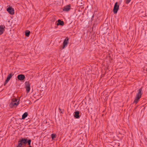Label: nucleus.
<instances>
[{
  "label": "nucleus",
  "instance_id": "9b49d317",
  "mask_svg": "<svg viewBox=\"0 0 147 147\" xmlns=\"http://www.w3.org/2000/svg\"><path fill=\"white\" fill-rule=\"evenodd\" d=\"M20 141L22 142L24 146H25L26 144V138H22L18 141V142Z\"/></svg>",
  "mask_w": 147,
  "mask_h": 147
},
{
  "label": "nucleus",
  "instance_id": "412c9836",
  "mask_svg": "<svg viewBox=\"0 0 147 147\" xmlns=\"http://www.w3.org/2000/svg\"><path fill=\"white\" fill-rule=\"evenodd\" d=\"M9 81V80H8L7 79H6L4 82V85H5Z\"/></svg>",
  "mask_w": 147,
  "mask_h": 147
},
{
  "label": "nucleus",
  "instance_id": "7ed1b4c3",
  "mask_svg": "<svg viewBox=\"0 0 147 147\" xmlns=\"http://www.w3.org/2000/svg\"><path fill=\"white\" fill-rule=\"evenodd\" d=\"M25 88L27 93H28L30 89V84L28 82H25Z\"/></svg>",
  "mask_w": 147,
  "mask_h": 147
},
{
  "label": "nucleus",
  "instance_id": "f3484780",
  "mask_svg": "<svg viewBox=\"0 0 147 147\" xmlns=\"http://www.w3.org/2000/svg\"><path fill=\"white\" fill-rule=\"evenodd\" d=\"M20 100L19 99H18L16 98H13L12 99V102H18V100Z\"/></svg>",
  "mask_w": 147,
  "mask_h": 147
},
{
  "label": "nucleus",
  "instance_id": "b1692460",
  "mask_svg": "<svg viewBox=\"0 0 147 147\" xmlns=\"http://www.w3.org/2000/svg\"><path fill=\"white\" fill-rule=\"evenodd\" d=\"M29 147H32L30 146H29Z\"/></svg>",
  "mask_w": 147,
  "mask_h": 147
},
{
  "label": "nucleus",
  "instance_id": "4468645a",
  "mask_svg": "<svg viewBox=\"0 0 147 147\" xmlns=\"http://www.w3.org/2000/svg\"><path fill=\"white\" fill-rule=\"evenodd\" d=\"M28 114L27 112L24 113L22 115V119H24L28 116Z\"/></svg>",
  "mask_w": 147,
  "mask_h": 147
},
{
  "label": "nucleus",
  "instance_id": "393cba45",
  "mask_svg": "<svg viewBox=\"0 0 147 147\" xmlns=\"http://www.w3.org/2000/svg\"><path fill=\"white\" fill-rule=\"evenodd\" d=\"M146 71L147 72V69H146Z\"/></svg>",
  "mask_w": 147,
  "mask_h": 147
},
{
  "label": "nucleus",
  "instance_id": "2eb2a0df",
  "mask_svg": "<svg viewBox=\"0 0 147 147\" xmlns=\"http://www.w3.org/2000/svg\"><path fill=\"white\" fill-rule=\"evenodd\" d=\"M25 36L26 37H28L30 33V32L28 30H26L25 32Z\"/></svg>",
  "mask_w": 147,
  "mask_h": 147
},
{
  "label": "nucleus",
  "instance_id": "f257e3e1",
  "mask_svg": "<svg viewBox=\"0 0 147 147\" xmlns=\"http://www.w3.org/2000/svg\"><path fill=\"white\" fill-rule=\"evenodd\" d=\"M142 87L138 91V93L136 94L135 98L133 102V103L136 104L139 101L143 94L142 92Z\"/></svg>",
  "mask_w": 147,
  "mask_h": 147
},
{
  "label": "nucleus",
  "instance_id": "39448f33",
  "mask_svg": "<svg viewBox=\"0 0 147 147\" xmlns=\"http://www.w3.org/2000/svg\"><path fill=\"white\" fill-rule=\"evenodd\" d=\"M80 112L78 111H76L74 114V117L76 119H79L80 118V115H79Z\"/></svg>",
  "mask_w": 147,
  "mask_h": 147
},
{
  "label": "nucleus",
  "instance_id": "20e7f679",
  "mask_svg": "<svg viewBox=\"0 0 147 147\" xmlns=\"http://www.w3.org/2000/svg\"><path fill=\"white\" fill-rule=\"evenodd\" d=\"M19 101L20 100H18V102H11L9 105V107L12 108L17 107L19 104Z\"/></svg>",
  "mask_w": 147,
  "mask_h": 147
},
{
  "label": "nucleus",
  "instance_id": "dca6fc26",
  "mask_svg": "<svg viewBox=\"0 0 147 147\" xmlns=\"http://www.w3.org/2000/svg\"><path fill=\"white\" fill-rule=\"evenodd\" d=\"M23 145L22 142L20 141L18 142V144L16 146V147H22V146Z\"/></svg>",
  "mask_w": 147,
  "mask_h": 147
},
{
  "label": "nucleus",
  "instance_id": "9d476101",
  "mask_svg": "<svg viewBox=\"0 0 147 147\" xmlns=\"http://www.w3.org/2000/svg\"><path fill=\"white\" fill-rule=\"evenodd\" d=\"M17 78L20 80H23L24 79L25 76L24 75L19 74Z\"/></svg>",
  "mask_w": 147,
  "mask_h": 147
},
{
  "label": "nucleus",
  "instance_id": "a211bd4d",
  "mask_svg": "<svg viewBox=\"0 0 147 147\" xmlns=\"http://www.w3.org/2000/svg\"><path fill=\"white\" fill-rule=\"evenodd\" d=\"M31 142V140L30 139L28 140H27V139L26 138V144L28 143V145H29V146L30 145Z\"/></svg>",
  "mask_w": 147,
  "mask_h": 147
},
{
  "label": "nucleus",
  "instance_id": "6e6552de",
  "mask_svg": "<svg viewBox=\"0 0 147 147\" xmlns=\"http://www.w3.org/2000/svg\"><path fill=\"white\" fill-rule=\"evenodd\" d=\"M71 6L70 4L67 5L63 7V11H68L71 9Z\"/></svg>",
  "mask_w": 147,
  "mask_h": 147
},
{
  "label": "nucleus",
  "instance_id": "423d86ee",
  "mask_svg": "<svg viewBox=\"0 0 147 147\" xmlns=\"http://www.w3.org/2000/svg\"><path fill=\"white\" fill-rule=\"evenodd\" d=\"M5 26L4 25H0V35L3 34L5 30Z\"/></svg>",
  "mask_w": 147,
  "mask_h": 147
},
{
  "label": "nucleus",
  "instance_id": "6ab92c4d",
  "mask_svg": "<svg viewBox=\"0 0 147 147\" xmlns=\"http://www.w3.org/2000/svg\"><path fill=\"white\" fill-rule=\"evenodd\" d=\"M56 134H51V137L52 139H53L55 138Z\"/></svg>",
  "mask_w": 147,
  "mask_h": 147
},
{
  "label": "nucleus",
  "instance_id": "f8f14e48",
  "mask_svg": "<svg viewBox=\"0 0 147 147\" xmlns=\"http://www.w3.org/2000/svg\"><path fill=\"white\" fill-rule=\"evenodd\" d=\"M57 21L58 23L57 24V25L63 26L64 24V22L62 21H61L60 20H58Z\"/></svg>",
  "mask_w": 147,
  "mask_h": 147
},
{
  "label": "nucleus",
  "instance_id": "ddd939ff",
  "mask_svg": "<svg viewBox=\"0 0 147 147\" xmlns=\"http://www.w3.org/2000/svg\"><path fill=\"white\" fill-rule=\"evenodd\" d=\"M14 75V74L12 72L11 73H10L9 75L7 77V79L9 80H10V79L12 78L13 76Z\"/></svg>",
  "mask_w": 147,
  "mask_h": 147
},
{
  "label": "nucleus",
  "instance_id": "5701e85b",
  "mask_svg": "<svg viewBox=\"0 0 147 147\" xmlns=\"http://www.w3.org/2000/svg\"><path fill=\"white\" fill-rule=\"evenodd\" d=\"M93 17H94V16L93 15L92 16V18H93Z\"/></svg>",
  "mask_w": 147,
  "mask_h": 147
},
{
  "label": "nucleus",
  "instance_id": "f03ea898",
  "mask_svg": "<svg viewBox=\"0 0 147 147\" xmlns=\"http://www.w3.org/2000/svg\"><path fill=\"white\" fill-rule=\"evenodd\" d=\"M117 4L118 2H117L115 3L114 5L113 11L115 14H116L117 13L119 9V5H117Z\"/></svg>",
  "mask_w": 147,
  "mask_h": 147
},
{
  "label": "nucleus",
  "instance_id": "aec40b11",
  "mask_svg": "<svg viewBox=\"0 0 147 147\" xmlns=\"http://www.w3.org/2000/svg\"><path fill=\"white\" fill-rule=\"evenodd\" d=\"M125 3L126 4H128L130 1L131 0H125Z\"/></svg>",
  "mask_w": 147,
  "mask_h": 147
},
{
  "label": "nucleus",
  "instance_id": "4be33fe9",
  "mask_svg": "<svg viewBox=\"0 0 147 147\" xmlns=\"http://www.w3.org/2000/svg\"><path fill=\"white\" fill-rule=\"evenodd\" d=\"M59 112L61 113H63V112L61 111V109L60 108H59Z\"/></svg>",
  "mask_w": 147,
  "mask_h": 147
},
{
  "label": "nucleus",
  "instance_id": "0eeeda50",
  "mask_svg": "<svg viewBox=\"0 0 147 147\" xmlns=\"http://www.w3.org/2000/svg\"><path fill=\"white\" fill-rule=\"evenodd\" d=\"M7 10L8 12L11 15H13L14 14V9L11 7H9L7 9Z\"/></svg>",
  "mask_w": 147,
  "mask_h": 147
},
{
  "label": "nucleus",
  "instance_id": "1a4fd4ad",
  "mask_svg": "<svg viewBox=\"0 0 147 147\" xmlns=\"http://www.w3.org/2000/svg\"><path fill=\"white\" fill-rule=\"evenodd\" d=\"M69 38L67 37L65 39L63 42V49H64L65 47L67 45L68 42H67L68 41Z\"/></svg>",
  "mask_w": 147,
  "mask_h": 147
}]
</instances>
